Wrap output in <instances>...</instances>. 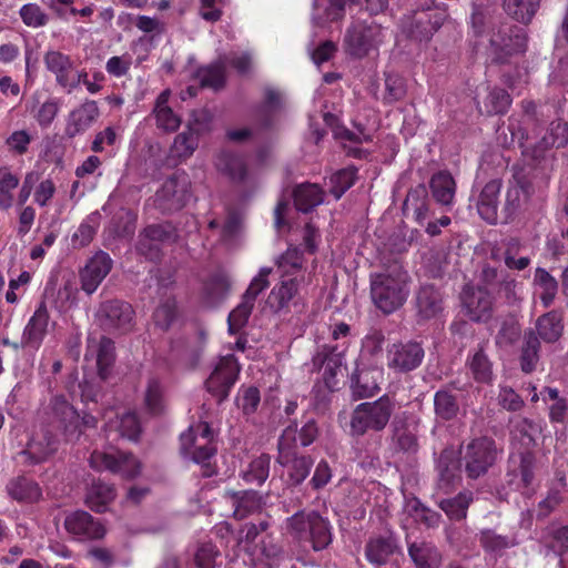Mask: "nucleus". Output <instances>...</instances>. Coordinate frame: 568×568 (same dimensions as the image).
I'll use <instances>...</instances> for the list:
<instances>
[{
    "label": "nucleus",
    "mask_w": 568,
    "mask_h": 568,
    "mask_svg": "<svg viewBox=\"0 0 568 568\" xmlns=\"http://www.w3.org/2000/svg\"><path fill=\"white\" fill-rule=\"evenodd\" d=\"M19 13L23 23L31 28H41L49 22V16L37 3L22 6Z\"/></svg>",
    "instance_id": "0e129e2a"
},
{
    "label": "nucleus",
    "mask_w": 568,
    "mask_h": 568,
    "mask_svg": "<svg viewBox=\"0 0 568 568\" xmlns=\"http://www.w3.org/2000/svg\"><path fill=\"white\" fill-rule=\"evenodd\" d=\"M195 78L202 88H210L219 91L224 88L226 81V67L222 61H216L206 67H201Z\"/></svg>",
    "instance_id": "79ce46f5"
},
{
    "label": "nucleus",
    "mask_w": 568,
    "mask_h": 568,
    "mask_svg": "<svg viewBox=\"0 0 568 568\" xmlns=\"http://www.w3.org/2000/svg\"><path fill=\"white\" fill-rule=\"evenodd\" d=\"M59 440L50 429L43 428L29 442L27 449L21 454L28 456L33 464L44 462L58 450Z\"/></svg>",
    "instance_id": "bb28decb"
},
{
    "label": "nucleus",
    "mask_w": 568,
    "mask_h": 568,
    "mask_svg": "<svg viewBox=\"0 0 568 568\" xmlns=\"http://www.w3.org/2000/svg\"><path fill=\"white\" fill-rule=\"evenodd\" d=\"M277 462L287 467L297 454V430L296 425L287 426L277 442Z\"/></svg>",
    "instance_id": "09e8293b"
},
{
    "label": "nucleus",
    "mask_w": 568,
    "mask_h": 568,
    "mask_svg": "<svg viewBox=\"0 0 568 568\" xmlns=\"http://www.w3.org/2000/svg\"><path fill=\"white\" fill-rule=\"evenodd\" d=\"M540 341L534 329L525 331L520 348L519 363L524 373H532L540 358Z\"/></svg>",
    "instance_id": "4c0bfd02"
},
{
    "label": "nucleus",
    "mask_w": 568,
    "mask_h": 568,
    "mask_svg": "<svg viewBox=\"0 0 568 568\" xmlns=\"http://www.w3.org/2000/svg\"><path fill=\"white\" fill-rule=\"evenodd\" d=\"M478 540L483 549L495 558L501 557L506 549L518 545L515 536L500 535L494 529L480 530Z\"/></svg>",
    "instance_id": "e433bc0d"
},
{
    "label": "nucleus",
    "mask_w": 568,
    "mask_h": 568,
    "mask_svg": "<svg viewBox=\"0 0 568 568\" xmlns=\"http://www.w3.org/2000/svg\"><path fill=\"white\" fill-rule=\"evenodd\" d=\"M541 0H504V10L514 20L529 24L540 8Z\"/></svg>",
    "instance_id": "c03bdc74"
},
{
    "label": "nucleus",
    "mask_w": 568,
    "mask_h": 568,
    "mask_svg": "<svg viewBox=\"0 0 568 568\" xmlns=\"http://www.w3.org/2000/svg\"><path fill=\"white\" fill-rule=\"evenodd\" d=\"M462 305L473 322L486 323L493 317L494 301L485 287L465 286L462 293Z\"/></svg>",
    "instance_id": "4468645a"
},
{
    "label": "nucleus",
    "mask_w": 568,
    "mask_h": 568,
    "mask_svg": "<svg viewBox=\"0 0 568 568\" xmlns=\"http://www.w3.org/2000/svg\"><path fill=\"white\" fill-rule=\"evenodd\" d=\"M453 452H443L438 459L439 480L438 485L443 494H450V488L459 480L457 476V464L452 458Z\"/></svg>",
    "instance_id": "8fccbe9b"
},
{
    "label": "nucleus",
    "mask_w": 568,
    "mask_h": 568,
    "mask_svg": "<svg viewBox=\"0 0 568 568\" xmlns=\"http://www.w3.org/2000/svg\"><path fill=\"white\" fill-rule=\"evenodd\" d=\"M404 211L413 210L415 220L418 224L423 225L429 217V201L427 199V191L424 185H418L409 191L404 204Z\"/></svg>",
    "instance_id": "37998d69"
},
{
    "label": "nucleus",
    "mask_w": 568,
    "mask_h": 568,
    "mask_svg": "<svg viewBox=\"0 0 568 568\" xmlns=\"http://www.w3.org/2000/svg\"><path fill=\"white\" fill-rule=\"evenodd\" d=\"M408 555L416 568H439L442 555L436 546L427 541H414L408 545Z\"/></svg>",
    "instance_id": "473e14b6"
},
{
    "label": "nucleus",
    "mask_w": 568,
    "mask_h": 568,
    "mask_svg": "<svg viewBox=\"0 0 568 568\" xmlns=\"http://www.w3.org/2000/svg\"><path fill=\"white\" fill-rule=\"evenodd\" d=\"M294 204L303 213L311 212L324 201V192L313 183H303L295 187L293 192Z\"/></svg>",
    "instance_id": "ea45409f"
},
{
    "label": "nucleus",
    "mask_w": 568,
    "mask_h": 568,
    "mask_svg": "<svg viewBox=\"0 0 568 568\" xmlns=\"http://www.w3.org/2000/svg\"><path fill=\"white\" fill-rule=\"evenodd\" d=\"M313 516H317V513L311 511L306 514L304 511H297L294 514L288 518L290 534L298 540L308 539L310 528L313 524Z\"/></svg>",
    "instance_id": "bf43d9fd"
},
{
    "label": "nucleus",
    "mask_w": 568,
    "mask_h": 568,
    "mask_svg": "<svg viewBox=\"0 0 568 568\" xmlns=\"http://www.w3.org/2000/svg\"><path fill=\"white\" fill-rule=\"evenodd\" d=\"M424 356V348L417 342L394 343L387 349V366L397 373H408L420 366Z\"/></svg>",
    "instance_id": "ddd939ff"
},
{
    "label": "nucleus",
    "mask_w": 568,
    "mask_h": 568,
    "mask_svg": "<svg viewBox=\"0 0 568 568\" xmlns=\"http://www.w3.org/2000/svg\"><path fill=\"white\" fill-rule=\"evenodd\" d=\"M231 277L224 271H216L204 286V297L207 305L214 307L221 304L230 294Z\"/></svg>",
    "instance_id": "72a5a7b5"
},
{
    "label": "nucleus",
    "mask_w": 568,
    "mask_h": 568,
    "mask_svg": "<svg viewBox=\"0 0 568 568\" xmlns=\"http://www.w3.org/2000/svg\"><path fill=\"white\" fill-rule=\"evenodd\" d=\"M50 415L53 427L60 429L71 439L79 437L80 416L71 404L63 396H54L50 402Z\"/></svg>",
    "instance_id": "f3484780"
},
{
    "label": "nucleus",
    "mask_w": 568,
    "mask_h": 568,
    "mask_svg": "<svg viewBox=\"0 0 568 568\" xmlns=\"http://www.w3.org/2000/svg\"><path fill=\"white\" fill-rule=\"evenodd\" d=\"M415 307L422 320L435 318L444 310V296L434 284H424L416 292Z\"/></svg>",
    "instance_id": "5701e85b"
},
{
    "label": "nucleus",
    "mask_w": 568,
    "mask_h": 568,
    "mask_svg": "<svg viewBox=\"0 0 568 568\" xmlns=\"http://www.w3.org/2000/svg\"><path fill=\"white\" fill-rule=\"evenodd\" d=\"M263 101L260 106V113L265 126L271 124V118L284 108V94L281 90L273 87L264 88Z\"/></svg>",
    "instance_id": "3c124183"
},
{
    "label": "nucleus",
    "mask_w": 568,
    "mask_h": 568,
    "mask_svg": "<svg viewBox=\"0 0 568 568\" xmlns=\"http://www.w3.org/2000/svg\"><path fill=\"white\" fill-rule=\"evenodd\" d=\"M501 185V181L498 179L489 181L480 191L477 201L479 215L490 224L496 223L498 220V204Z\"/></svg>",
    "instance_id": "c85d7f7f"
},
{
    "label": "nucleus",
    "mask_w": 568,
    "mask_h": 568,
    "mask_svg": "<svg viewBox=\"0 0 568 568\" xmlns=\"http://www.w3.org/2000/svg\"><path fill=\"white\" fill-rule=\"evenodd\" d=\"M534 285L540 291L539 298L545 308L549 307L558 293L557 280L542 267H537L534 275Z\"/></svg>",
    "instance_id": "49530a36"
},
{
    "label": "nucleus",
    "mask_w": 568,
    "mask_h": 568,
    "mask_svg": "<svg viewBox=\"0 0 568 568\" xmlns=\"http://www.w3.org/2000/svg\"><path fill=\"white\" fill-rule=\"evenodd\" d=\"M531 193L532 185L530 181L520 173L515 174L514 180L509 182L501 211L505 215V221L511 220L525 207Z\"/></svg>",
    "instance_id": "412c9836"
},
{
    "label": "nucleus",
    "mask_w": 568,
    "mask_h": 568,
    "mask_svg": "<svg viewBox=\"0 0 568 568\" xmlns=\"http://www.w3.org/2000/svg\"><path fill=\"white\" fill-rule=\"evenodd\" d=\"M510 104V94L505 89L498 87L487 85L484 97H477V109L479 113L488 116L505 114Z\"/></svg>",
    "instance_id": "cd10ccee"
},
{
    "label": "nucleus",
    "mask_w": 568,
    "mask_h": 568,
    "mask_svg": "<svg viewBox=\"0 0 568 568\" xmlns=\"http://www.w3.org/2000/svg\"><path fill=\"white\" fill-rule=\"evenodd\" d=\"M462 410L463 406L453 384L440 387L434 394V414L437 423L455 420Z\"/></svg>",
    "instance_id": "4be33fe9"
},
{
    "label": "nucleus",
    "mask_w": 568,
    "mask_h": 568,
    "mask_svg": "<svg viewBox=\"0 0 568 568\" xmlns=\"http://www.w3.org/2000/svg\"><path fill=\"white\" fill-rule=\"evenodd\" d=\"M420 418L413 413L396 415L390 424V446L397 454L416 455L420 448Z\"/></svg>",
    "instance_id": "39448f33"
},
{
    "label": "nucleus",
    "mask_w": 568,
    "mask_h": 568,
    "mask_svg": "<svg viewBox=\"0 0 568 568\" xmlns=\"http://www.w3.org/2000/svg\"><path fill=\"white\" fill-rule=\"evenodd\" d=\"M394 409L395 404L388 395L356 405L349 416L348 435L357 439L371 432H383L388 425Z\"/></svg>",
    "instance_id": "f03ea898"
},
{
    "label": "nucleus",
    "mask_w": 568,
    "mask_h": 568,
    "mask_svg": "<svg viewBox=\"0 0 568 568\" xmlns=\"http://www.w3.org/2000/svg\"><path fill=\"white\" fill-rule=\"evenodd\" d=\"M240 373L239 364L233 355L222 357L205 382L206 389L222 403L227 398Z\"/></svg>",
    "instance_id": "f8f14e48"
},
{
    "label": "nucleus",
    "mask_w": 568,
    "mask_h": 568,
    "mask_svg": "<svg viewBox=\"0 0 568 568\" xmlns=\"http://www.w3.org/2000/svg\"><path fill=\"white\" fill-rule=\"evenodd\" d=\"M498 457V449L493 438L483 436L473 439L463 457L464 469L468 478L477 479L487 474Z\"/></svg>",
    "instance_id": "423d86ee"
},
{
    "label": "nucleus",
    "mask_w": 568,
    "mask_h": 568,
    "mask_svg": "<svg viewBox=\"0 0 568 568\" xmlns=\"http://www.w3.org/2000/svg\"><path fill=\"white\" fill-rule=\"evenodd\" d=\"M216 170L232 182H243L247 176V165L242 155L222 150L215 158Z\"/></svg>",
    "instance_id": "7c9ffc66"
},
{
    "label": "nucleus",
    "mask_w": 568,
    "mask_h": 568,
    "mask_svg": "<svg viewBox=\"0 0 568 568\" xmlns=\"http://www.w3.org/2000/svg\"><path fill=\"white\" fill-rule=\"evenodd\" d=\"M536 334L546 343H556L564 333V316L560 311L552 310L540 315L536 321Z\"/></svg>",
    "instance_id": "2f4dec72"
},
{
    "label": "nucleus",
    "mask_w": 568,
    "mask_h": 568,
    "mask_svg": "<svg viewBox=\"0 0 568 568\" xmlns=\"http://www.w3.org/2000/svg\"><path fill=\"white\" fill-rule=\"evenodd\" d=\"M85 359L95 358L98 376L105 381L115 359L114 342L103 335L90 334L87 338Z\"/></svg>",
    "instance_id": "6ab92c4d"
},
{
    "label": "nucleus",
    "mask_w": 568,
    "mask_h": 568,
    "mask_svg": "<svg viewBox=\"0 0 568 568\" xmlns=\"http://www.w3.org/2000/svg\"><path fill=\"white\" fill-rule=\"evenodd\" d=\"M526 49L527 33L523 28L505 22L493 30L489 39L493 63L504 64L511 55L523 53Z\"/></svg>",
    "instance_id": "20e7f679"
},
{
    "label": "nucleus",
    "mask_w": 568,
    "mask_h": 568,
    "mask_svg": "<svg viewBox=\"0 0 568 568\" xmlns=\"http://www.w3.org/2000/svg\"><path fill=\"white\" fill-rule=\"evenodd\" d=\"M510 424V434L513 439L521 442L526 447L534 445L535 434L538 427L532 420L526 417H517L511 419Z\"/></svg>",
    "instance_id": "5fc2aeb1"
},
{
    "label": "nucleus",
    "mask_w": 568,
    "mask_h": 568,
    "mask_svg": "<svg viewBox=\"0 0 568 568\" xmlns=\"http://www.w3.org/2000/svg\"><path fill=\"white\" fill-rule=\"evenodd\" d=\"M307 540L312 541L314 550H322L332 541L328 524L318 514L313 516Z\"/></svg>",
    "instance_id": "6e6d98bb"
},
{
    "label": "nucleus",
    "mask_w": 568,
    "mask_h": 568,
    "mask_svg": "<svg viewBox=\"0 0 568 568\" xmlns=\"http://www.w3.org/2000/svg\"><path fill=\"white\" fill-rule=\"evenodd\" d=\"M396 545L390 537H376L369 539L366 545L365 554L369 562L374 565L386 564L394 554Z\"/></svg>",
    "instance_id": "de8ad7c7"
},
{
    "label": "nucleus",
    "mask_w": 568,
    "mask_h": 568,
    "mask_svg": "<svg viewBox=\"0 0 568 568\" xmlns=\"http://www.w3.org/2000/svg\"><path fill=\"white\" fill-rule=\"evenodd\" d=\"M143 407L152 416H160L165 409L164 388L161 381L156 377H150L146 382Z\"/></svg>",
    "instance_id": "a19ab883"
},
{
    "label": "nucleus",
    "mask_w": 568,
    "mask_h": 568,
    "mask_svg": "<svg viewBox=\"0 0 568 568\" xmlns=\"http://www.w3.org/2000/svg\"><path fill=\"white\" fill-rule=\"evenodd\" d=\"M466 365L476 383L490 385L494 381L493 363L485 352L484 345L468 356Z\"/></svg>",
    "instance_id": "f704fd0d"
},
{
    "label": "nucleus",
    "mask_w": 568,
    "mask_h": 568,
    "mask_svg": "<svg viewBox=\"0 0 568 568\" xmlns=\"http://www.w3.org/2000/svg\"><path fill=\"white\" fill-rule=\"evenodd\" d=\"M357 170L353 166L345 168L329 178V193L336 199H341L343 194L353 186L356 180Z\"/></svg>",
    "instance_id": "864d4df0"
},
{
    "label": "nucleus",
    "mask_w": 568,
    "mask_h": 568,
    "mask_svg": "<svg viewBox=\"0 0 568 568\" xmlns=\"http://www.w3.org/2000/svg\"><path fill=\"white\" fill-rule=\"evenodd\" d=\"M260 402V390L254 386H250L242 390L241 396L237 398V407L246 417H250L256 413Z\"/></svg>",
    "instance_id": "774afa93"
},
{
    "label": "nucleus",
    "mask_w": 568,
    "mask_h": 568,
    "mask_svg": "<svg viewBox=\"0 0 568 568\" xmlns=\"http://www.w3.org/2000/svg\"><path fill=\"white\" fill-rule=\"evenodd\" d=\"M199 145V135L186 128V131L174 139L173 151L180 158H189Z\"/></svg>",
    "instance_id": "e2e57ef3"
},
{
    "label": "nucleus",
    "mask_w": 568,
    "mask_h": 568,
    "mask_svg": "<svg viewBox=\"0 0 568 568\" xmlns=\"http://www.w3.org/2000/svg\"><path fill=\"white\" fill-rule=\"evenodd\" d=\"M170 91L165 90L159 94L153 108V115L158 129L165 132H174L181 124V118L168 105Z\"/></svg>",
    "instance_id": "c9c22d12"
},
{
    "label": "nucleus",
    "mask_w": 568,
    "mask_h": 568,
    "mask_svg": "<svg viewBox=\"0 0 568 568\" xmlns=\"http://www.w3.org/2000/svg\"><path fill=\"white\" fill-rule=\"evenodd\" d=\"M568 142V125L564 122H552L549 134L532 148L531 160L539 161L547 149L551 146L561 148Z\"/></svg>",
    "instance_id": "58836bf2"
},
{
    "label": "nucleus",
    "mask_w": 568,
    "mask_h": 568,
    "mask_svg": "<svg viewBox=\"0 0 568 568\" xmlns=\"http://www.w3.org/2000/svg\"><path fill=\"white\" fill-rule=\"evenodd\" d=\"M112 258L103 251L95 253L80 270V284L88 295L93 294L112 268Z\"/></svg>",
    "instance_id": "dca6fc26"
},
{
    "label": "nucleus",
    "mask_w": 568,
    "mask_h": 568,
    "mask_svg": "<svg viewBox=\"0 0 568 568\" xmlns=\"http://www.w3.org/2000/svg\"><path fill=\"white\" fill-rule=\"evenodd\" d=\"M47 69L55 75V81L71 92L79 85V75L75 74L74 62L60 51L50 50L43 58Z\"/></svg>",
    "instance_id": "aec40b11"
},
{
    "label": "nucleus",
    "mask_w": 568,
    "mask_h": 568,
    "mask_svg": "<svg viewBox=\"0 0 568 568\" xmlns=\"http://www.w3.org/2000/svg\"><path fill=\"white\" fill-rule=\"evenodd\" d=\"M91 467L98 470L119 473L125 477H134L140 473V463L136 458L124 452L115 453L93 452L90 456Z\"/></svg>",
    "instance_id": "2eb2a0df"
},
{
    "label": "nucleus",
    "mask_w": 568,
    "mask_h": 568,
    "mask_svg": "<svg viewBox=\"0 0 568 568\" xmlns=\"http://www.w3.org/2000/svg\"><path fill=\"white\" fill-rule=\"evenodd\" d=\"M383 372L378 368L357 369L351 377V388L354 399H363L375 396L381 387Z\"/></svg>",
    "instance_id": "393cba45"
},
{
    "label": "nucleus",
    "mask_w": 568,
    "mask_h": 568,
    "mask_svg": "<svg viewBox=\"0 0 568 568\" xmlns=\"http://www.w3.org/2000/svg\"><path fill=\"white\" fill-rule=\"evenodd\" d=\"M447 14L443 10H417L413 16L405 17L402 21L403 32L410 39L429 40L443 26Z\"/></svg>",
    "instance_id": "9b49d317"
},
{
    "label": "nucleus",
    "mask_w": 568,
    "mask_h": 568,
    "mask_svg": "<svg viewBox=\"0 0 568 568\" xmlns=\"http://www.w3.org/2000/svg\"><path fill=\"white\" fill-rule=\"evenodd\" d=\"M176 239V230L171 223L150 224L140 232L135 248L145 258L158 261L163 244L174 243Z\"/></svg>",
    "instance_id": "6e6552de"
},
{
    "label": "nucleus",
    "mask_w": 568,
    "mask_h": 568,
    "mask_svg": "<svg viewBox=\"0 0 568 568\" xmlns=\"http://www.w3.org/2000/svg\"><path fill=\"white\" fill-rule=\"evenodd\" d=\"M278 270L282 272V277H290L300 273L303 266V254L296 247L287 248L276 262Z\"/></svg>",
    "instance_id": "4d7b16f0"
},
{
    "label": "nucleus",
    "mask_w": 568,
    "mask_h": 568,
    "mask_svg": "<svg viewBox=\"0 0 568 568\" xmlns=\"http://www.w3.org/2000/svg\"><path fill=\"white\" fill-rule=\"evenodd\" d=\"M405 94L406 85L404 79L398 74H386L384 101L386 103H394L402 100Z\"/></svg>",
    "instance_id": "69168bd1"
},
{
    "label": "nucleus",
    "mask_w": 568,
    "mask_h": 568,
    "mask_svg": "<svg viewBox=\"0 0 568 568\" xmlns=\"http://www.w3.org/2000/svg\"><path fill=\"white\" fill-rule=\"evenodd\" d=\"M347 342L324 344L312 358L313 371L324 369L323 381L328 390L337 389V376L343 374Z\"/></svg>",
    "instance_id": "0eeeda50"
},
{
    "label": "nucleus",
    "mask_w": 568,
    "mask_h": 568,
    "mask_svg": "<svg viewBox=\"0 0 568 568\" xmlns=\"http://www.w3.org/2000/svg\"><path fill=\"white\" fill-rule=\"evenodd\" d=\"M254 304L242 297L241 303L229 314V332L236 334L242 327H244L252 314Z\"/></svg>",
    "instance_id": "052dcab7"
},
{
    "label": "nucleus",
    "mask_w": 568,
    "mask_h": 568,
    "mask_svg": "<svg viewBox=\"0 0 568 568\" xmlns=\"http://www.w3.org/2000/svg\"><path fill=\"white\" fill-rule=\"evenodd\" d=\"M270 460L268 455H261L252 460L248 470L243 475L244 480L247 483H256L257 485L263 484L268 477Z\"/></svg>",
    "instance_id": "680f3d73"
},
{
    "label": "nucleus",
    "mask_w": 568,
    "mask_h": 568,
    "mask_svg": "<svg viewBox=\"0 0 568 568\" xmlns=\"http://www.w3.org/2000/svg\"><path fill=\"white\" fill-rule=\"evenodd\" d=\"M190 180L184 172L174 173L155 193L154 204L162 213H171L185 206L190 199Z\"/></svg>",
    "instance_id": "1a4fd4ad"
},
{
    "label": "nucleus",
    "mask_w": 568,
    "mask_h": 568,
    "mask_svg": "<svg viewBox=\"0 0 568 568\" xmlns=\"http://www.w3.org/2000/svg\"><path fill=\"white\" fill-rule=\"evenodd\" d=\"M10 497H41L42 491L39 485L26 476L12 479L7 486Z\"/></svg>",
    "instance_id": "13d9d810"
},
{
    "label": "nucleus",
    "mask_w": 568,
    "mask_h": 568,
    "mask_svg": "<svg viewBox=\"0 0 568 568\" xmlns=\"http://www.w3.org/2000/svg\"><path fill=\"white\" fill-rule=\"evenodd\" d=\"M49 312L44 302H41L34 314L29 320L21 337L22 347L38 349L47 334Z\"/></svg>",
    "instance_id": "b1692460"
},
{
    "label": "nucleus",
    "mask_w": 568,
    "mask_h": 568,
    "mask_svg": "<svg viewBox=\"0 0 568 568\" xmlns=\"http://www.w3.org/2000/svg\"><path fill=\"white\" fill-rule=\"evenodd\" d=\"M434 199L443 204L449 205L453 202L456 184L455 180L448 172H438L433 175L429 182Z\"/></svg>",
    "instance_id": "a18cd8bd"
},
{
    "label": "nucleus",
    "mask_w": 568,
    "mask_h": 568,
    "mask_svg": "<svg viewBox=\"0 0 568 568\" xmlns=\"http://www.w3.org/2000/svg\"><path fill=\"white\" fill-rule=\"evenodd\" d=\"M65 529L80 538L99 539L105 534L104 527L87 511L78 510L65 518Z\"/></svg>",
    "instance_id": "a878e982"
},
{
    "label": "nucleus",
    "mask_w": 568,
    "mask_h": 568,
    "mask_svg": "<svg viewBox=\"0 0 568 568\" xmlns=\"http://www.w3.org/2000/svg\"><path fill=\"white\" fill-rule=\"evenodd\" d=\"M409 275L399 267L371 278V296L374 305L384 314L400 308L409 295Z\"/></svg>",
    "instance_id": "f257e3e1"
},
{
    "label": "nucleus",
    "mask_w": 568,
    "mask_h": 568,
    "mask_svg": "<svg viewBox=\"0 0 568 568\" xmlns=\"http://www.w3.org/2000/svg\"><path fill=\"white\" fill-rule=\"evenodd\" d=\"M303 276L282 277L270 292L266 305L274 313L287 312L291 305L296 306L300 301V284Z\"/></svg>",
    "instance_id": "a211bd4d"
},
{
    "label": "nucleus",
    "mask_w": 568,
    "mask_h": 568,
    "mask_svg": "<svg viewBox=\"0 0 568 568\" xmlns=\"http://www.w3.org/2000/svg\"><path fill=\"white\" fill-rule=\"evenodd\" d=\"M134 311L120 300H110L100 304L97 312L99 325L108 333L124 334L132 328Z\"/></svg>",
    "instance_id": "9d476101"
},
{
    "label": "nucleus",
    "mask_w": 568,
    "mask_h": 568,
    "mask_svg": "<svg viewBox=\"0 0 568 568\" xmlns=\"http://www.w3.org/2000/svg\"><path fill=\"white\" fill-rule=\"evenodd\" d=\"M405 508L416 521H422L427 526H434L438 521V514L422 504L419 499H407Z\"/></svg>",
    "instance_id": "338daca9"
},
{
    "label": "nucleus",
    "mask_w": 568,
    "mask_h": 568,
    "mask_svg": "<svg viewBox=\"0 0 568 568\" xmlns=\"http://www.w3.org/2000/svg\"><path fill=\"white\" fill-rule=\"evenodd\" d=\"M100 112L95 101H85L69 114L65 134L69 138L87 131L98 119Z\"/></svg>",
    "instance_id": "c756f323"
},
{
    "label": "nucleus",
    "mask_w": 568,
    "mask_h": 568,
    "mask_svg": "<svg viewBox=\"0 0 568 568\" xmlns=\"http://www.w3.org/2000/svg\"><path fill=\"white\" fill-rule=\"evenodd\" d=\"M197 432H201L203 445H196L195 448L185 453L191 454L193 460L200 464L209 460L215 454L216 447L213 444V432L207 423L199 424Z\"/></svg>",
    "instance_id": "603ef678"
},
{
    "label": "nucleus",
    "mask_w": 568,
    "mask_h": 568,
    "mask_svg": "<svg viewBox=\"0 0 568 568\" xmlns=\"http://www.w3.org/2000/svg\"><path fill=\"white\" fill-rule=\"evenodd\" d=\"M384 38V28L381 23L372 18H357L346 29L344 36L345 51L354 58H365L378 49Z\"/></svg>",
    "instance_id": "7ed1b4c3"
}]
</instances>
